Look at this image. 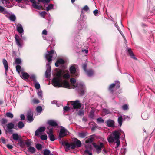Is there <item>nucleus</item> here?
<instances>
[{
  "mask_svg": "<svg viewBox=\"0 0 155 155\" xmlns=\"http://www.w3.org/2000/svg\"><path fill=\"white\" fill-rule=\"evenodd\" d=\"M56 57L57 54L54 50H52L49 51H47V53L45 56V58L48 61V62L46 64L47 69L45 74L46 78H48L51 76V68L50 64L51 63L52 58L55 59Z\"/></svg>",
  "mask_w": 155,
  "mask_h": 155,
  "instance_id": "f257e3e1",
  "label": "nucleus"
},
{
  "mask_svg": "<svg viewBox=\"0 0 155 155\" xmlns=\"http://www.w3.org/2000/svg\"><path fill=\"white\" fill-rule=\"evenodd\" d=\"M120 134L119 131L116 130L113 132L107 138L108 141L109 143L114 142L116 143V145L115 146L116 149L117 148L120 144Z\"/></svg>",
  "mask_w": 155,
  "mask_h": 155,
  "instance_id": "f03ea898",
  "label": "nucleus"
},
{
  "mask_svg": "<svg viewBox=\"0 0 155 155\" xmlns=\"http://www.w3.org/2000/svg\"><path fill=\"white\" fill-rule=\"evenodd\" d=\"M61 80V72L58 71L56 73L55 77L53 78L52 84L55 87H62V85L60 84Z\"/></svg>",
  "mask_w": 155,
  "mask_h": 155,
  "instance_id": "7ed1b4c3",
  "label": "nucleus"
},
{
  "mask_svg": "<svg viewBox=\"0 0 155 155\" xmlns=\"http://www.w3.org/2000/svg\"><path fill=\"white\" fill-rule=\"evenodd\" d=\"M76 87L80 89V94L81 96H83L85 94L86 90L85 86L83 82L78 83Z\"/></svg>",
  "mask_w": 155,
  "mask_h": 155,
  "instance_id": "20e7f679",
  "label": "nucleus"
},
{
  "mask_svg": "<svg viewBox=\"0 0 155 155\" xmlns=\"http://www.w3.org/2000/svg\"><path fill=\"white\" fill-rule=\"evenodd\" d=\"M61 127L58 137L59 140H61L62 138L67 135L69 133L68 131L64 127L61 126Z\"/></svg>",
  "mask_w": 155,
  "mask_h": 155,
  "instance_id": "39448f33",
  "label": "nucleus"
},
{
  "mask_svg": "<svg viewBox=\"0 0 155 155\" xmlns=\"http://www.w3.org/2000/svg\"><path fill=\"white\" fill-rule=\"evenodd\" d=\"M116 86V87L117 89L119 88L120 87V82L118 81H115L114 83L111 84L109 87V90L110 91V92L112 93L113 95L114 91L113 90L114 87Z\"/></svg>",
  "mask_w": 155,
  "mask_h": 155,
  "instance_id": "423d86ee",
  "label": "nucleus"
},
{
  "mask_svg": "<svg viewBox=\"0 0 155 155\" xmlns=\"http://www.w3.org/2000/svg\"><path fill=\"white\" fill-rule=\"evenodd\" d=\"M47 133L48 135V137L52 141H54L55 140L54 136L53 134V128L51 126H48L47 129Z\"/></svg>",
  "mask_w": 155,
  "mask_h": 155,
  "instance_id": "0eeeda50",
  "label": "nucleus"
},
{
  "mask_svg": "<svg viewBox=\"0 0 155 155\" xmlns=\"http://www.w3.org/2000/svg\"><path fill=\"white\" fill-rule=\"evenodd\" d=\"M70 103L74 109H79L81 107V104L79 100H77L75 101H71Z\"/></svg>",
  "mask_w": 155,
  "mask_h": 155,
  "instance_id": "6e6552de",
  "label": "nucleus"
},
{
  "mask_svg": "<svg viewBox=\"0 0 155 155\" xmlns=\"http://www.w3.org/2000/svg\"><path fill=\"white\" fill-rule=\"evenodd\" d=\"M92 145L96 149L97 153H99L101 151L102 148H104V144L102 142H100L99 145H97L95 143H93Z\"/></svg>",
  "mask_w": 155,
  "mask_h": 155,
  "instance_id": "1a4fd4ad",
  "label": "nucleus"
},
{
  "mask_svg": "<svg viewBox=\"0 0 155 155\" xmlns=\"http://www.w3.org/2000/svg\"><path fill=\"white\" fill-rule=\"evenodd\" d=\"M15 38L16 43L18 46L20 48H22L24 44L22 40H21L19 36L17 34L15 35Z\"/></svg>",
  "mask_w": 155,
  "mask_h": 155,
  "instance_id": "9d476101",
  "label": "nucleus"
},
{
  "mask_svg": "<svg viewBox=\"0 0 155 155\" xmlns=\"http://www.w3.org/2000/svg\"><path fill=\"white\" fill-rule=\"evenodd\" d=\"M33 113L31 109L29 110L27 113V118L29 122H31L34 120Z\"/></svg>",
  "mask_w": 155,
  "mask_h": 155,
  "instance_id": "9b49d317",
  "label": "nucleus"
},
{
  "mask_svg": "<svg viewBox=\"0 0 155 155\" xmlns=\"http://www.w3.org/2000/svg\"><path fill=\"white\" fill-rule=\"evenodd\" d=\"M14 128V124L12 123H9L8 124L6 129H5L6 132L12 133L13 132L12 129Z\"/></svg>",
  "mask_w": 155,
  "mask_h": 155,
  "instance_id": "f8f14e48",
  "label": "nucleus"
},
{
  "mask_svg": "<svg viewBox=\"0 0 155 155\" xmlns=\"http://www.w3.org/2000/svg\"><path fill=\"white\" fill-rule=\"evenodd\" d=\"M16 29L18 32L21 35L24 34L23 28L22 25L20 24L16 25Z\"/></svg>",
  "mask_w": 155,
  "mask_h": 155,
  "instance_id": "ddd939ff",
  "label": "nucleus"
},
{
  "mask_svg": "<svg viewBox=\"0 0 155 155\" xmlns=\"http://www.w3.org/2000/svg\"><path fill=\"white\" fill-rule=\"evenodd\" d=\"M48 124L49 125L48 126L55 127L58 126V123L56 121L54 120H49L48 121Z\"/></svg>",
  "mask_w": 155,
  "mask_h": 155,
  "instance_id": "4468645a",
  "label": "nucleus"
},
{
  "mask_svg": "<svg viewBox=\"0 0 155 155\" xmlns=\"http://www.w3.org/2000/svg\"><path fill=\"white\" fill-rule=\"evenodd\" d=\"M45 130V128L44 127H40L37 129L35 132V135L38 136L42 132H44Z\"/></svg>",
  "mask_w": 155,
  "mask_h": 155,
  "instance_id": "2eb2a0df",
  "label": "nucleus"
},
{
  "mask_svg": "<svg viewBox=\"0 0 155 155\" xmlns=\"http://www.w3.org/2000/svg\"><path fill=\"white\" fill-rule=\"evenodd\" d=\"M2 62L5 68V74L6 76H7L8 70V62L5 59H3Z\"/></svg>",
  "mask_w": 155,
  "mask_h": 155,
  "instance_id": "dca6fc26",
  "label": "nucleus"
},
{
  "mask_svg": "<svg viewBox=\"0 0 155 155\" xmlns=\"http://www.w3.org/2000/svg\"><path fill=\"white\" fill-rule=\"evenodd\" d=\"M126 51L128 53L129 55L132 58H133L135 60H137V58L135 57L134 55L130 48L127 47Z\"/></svg>",
  "mask_w": 155,
  "mask_h": 155,
  "instance_id": "f3484780",
  "label": "nucleus"
},
{
  "mask_svg": "<svg viewBox=\"0 0 155 155\" xmlns=\"http://www.w3.org/2000/svg\"><path fill=\"white\" fill-rule=\"evenodd\" d=\"M32 4V5L33 7L35 9L38 10H40L41 8V7L40 6L38 5L39 3H37L35 0H34L33 2H31Z\"/></svg>",
  "mask_w": 155,
  "mask_h": 155,
  "instance_id": "a211bd4d",
  "label": "nucleus"
},
{
  "mask_svg": "<svg viewBox=\"0 0 155 155\" xmlns=\"http://www.w3.org/2000/svg\"><path fill=\"white\" fill-rule=\"evenodd\" d=\"M106 124L108 127H113L114 126V121L111 119H108L106 121Z\"/></svg>",
  "mask_w": 155,
  "mask_h": 155,
  "instance_id": "6ab92c4d",
  "label": "nucleus"
},
{
  "mask_svg": "<svg viewBox=\"0 0 155 155\" xmlns=\"http://www.w3.org/2000/svg\"><path fill=\"white\" fill-rule=\"evenodd\" d=\"M62 144L64 146V147L66 151H68L71 147V144L68 142H62Z\"/></svg>",
  "mask_w": 155,
  "mask_h": 155,
  "instance_id": "aec40b11",
  "label": "nucleus"
},
{
  "mask_svg": "<svg viewBox=\"0 0 155 155\" xmlns=\"http://www.w3.org/2000/svg\"><path fill=\"white\" fill-rule=\"evenodd\" d=\"M64 63V60L62 59H60L57 60L55 63V65L57 67H58L59 65H62Z\"/></svg>",
  "mask_w": 155,
  "mask_h": 155,
  "instance_id": "412c9836",
  "label": "nucleus"
},
{
  "mask_svg": "<svg viewBox=\"0 0 155 155\" xmlns=\"http://www.w3.org/2000/svg\"><path fill=\"white\" fill-rule=\"evenodd\" d=\"M86 150L84 151V155H92V151L91 147L89 148H87V147Z\"/></svg>",
  "mask_w": 155,
  "mask_h": 155,
  "instance_id": "4be33fe9",
  "label": "nucleus"
},
{
  "mask_svg": "<svg viewBox=\"0 0 155 155\" xmlns=\"http://www.w3.org/2000/svg\"><path fill=\"white\" fill-rule=\"evenodd\" d=\"M21 77L24 79H27L29 77V75L25 72H23L21 74Z\"/></svg>",
  "mask_w": 155,
  "mask_h": 155,
  "instance_id": "5701e85b",
  "label": "nucleus"
},
{
  "mask_svg": "<svg viewBox=\"0 0 155 155\" xmlns=\"http://www.w3.org/2000/svg\"><path fill=\"white\" fill-rule=\"evenodd\" d=\"M0 12L4 14L6 16L9 14L8 12L5 10V8L1 6H0Z\"/></svg>",
  "mask_w": 155,
  "mask_h": 155,
  "instance_id": "b1692460",
  "label": "nucleus"
},
{
  "mask_svg": "<svg viewBox=\"0 0 155 155\" xmlns=\"http://www.w3.org/2000/svg\"><path fill=\"white\" fill-rule=\"evenodd\" d=\"M13 139L15 140H20V138L17 133H13L12 135Z\"/></svg>",
  "mask_w": 155,
  "mask_h": 155,
  "instance_id": "393cba45",
  "label": "nucleus"
},
{
  "mask_svg": "<svg viewBox=\"0 0 155 155\" xmlns=\"http://www.w3.org/2000/svg\"><path fill=\"white\" fill-rule=\"evenodd\" d=\"M70 73L73 74L75 73L76 70L75 67L73 66H71L69 69Z\"/></svg>",
  "mask_w": 155,
  "mask_h": 155,
  "instance_id": "a878e982",
  "label": "nucleus"
},
{
  "mask_svg": "<svg viewBox=\"0 0 155 155\" xmlns=\"http://www.w3.org/2000/svg\"><path fill=\"white\" fill-rule=\"evenodd\" d=\"M9 0H1L2 3L6 7L9 8L10 7V5H9V2L8 1Z\"/></svg>",
  "mask_w": 155,
  "mask_h": 155,
  "instance_id": "bb28decb",
  "label": "nucleus"
},
{
  "mask_svg": "<svg viewBox=\"0 0 155 155\" xmlns=\"http://www.w3.org/2000/svg\"><path fill=\"white\" fill-rule=\"evenodd\" d=\"M88 75L89 77H91L94 74V72L92 70H87L86 71H85Z\"/></svg>",
  "mask_w": 155,
  "mask_h": 155,
  "instance_id": "cd10ccee",
  "label": "nucleus"
},
{
  "mask_svg": "<svg viewBox=\"0 0 155 155\" xmlns=\"http://www.w3.org/2000/svg\"><path fill=\"white\" fill-rule=\"evenodd\" d=\"M37 94L38 98L41 99H43V94L42 91L41 90H38L37 91Z\"/></svg>",
  "mask_w": 155,
  "mask_h": 155,
  "instance_id": "c85d7f7f",
  "label": "nucleus"
},
{
  "mask_svg": "<svg viewBox=\"0 0 155 155\" xmlns=\"http://www.w3.org/2000/svg\"><path fill=\"white\" fill-rule=\"evenodd\" d=\"M74 141L76 143L77 146L79 147L81 146V143L79 140L76 138H75L74 139Z\"/></svg>",
  "mask_w": 155,
  "mask_h": 155,
  "instance_id": "c756f323",
  "label": "nucleus"
},
{
  "mask_svg": "<svg viewBox=\"0 0 155 155\" xmlns=\"http://www.w3.org/2000/svg\"><path fill=\"white\" fill-rule=\"evenodd\" d=\"M94 110H92L90 113L89 117L91 119H93L94 118Z\"/></svg>",
  "mask_w": 155,
  "mask_h": 155,
  "instance_id": "7c9ffc66",
  "label": "nucleus"
},
{
  "mask_svg": "<svg viewBox=\"0 0 155 155\" xmlns=\"http://www.w3.org/2000/svg\"><path fill=\"white\" fill-rule=\"evenodd\" d=\"M9 19L12 21H14L16 18L14 14H12L9 17Z\"/></svg>",
  "mask_w": 155,
  "mask_h": 155,
  "instance_id": "2f4dec72",
  "label": "nucleus"
},
{
  "mask_svg": "<svg viewBox=\"0 0 155 155\" xmlns=\"http://www.w3.org/2000/svg\"><path fill=\"white\" fill-rule=\"evenodd\" d=\"M28 151L31 153H33L35 152V148L32 147H30L28 148Z\"/></svg>",
  "mask_w": 155,
  "mask_h": 155,
  "instance_id": "473e14b6",
  "label": "nucleus"
},
{
  "mask_svg": "<svg viewBox=\"0 0 155 155\" xmlns=\"http://www.w3.org/2000/svg\"><path fill=\"white\" fill-rule=\"evenodd\" d=\"M63 87L66 88H69L70 86L69 83L66 81H64L63 82Z\"/></svg>",
  "mask_w": 155,
  "mask_h": 155,
  "instance_id": "72a5a7b5",
  "label": "nucleus"
},
{
  "mask_svg": "<svg viewBox=\"0 0 155 155\" xmlns=\"http://www.w3.org/2000/svg\"><path fill=\"white\" fill-rule=\"evenodd\" d=\"M34 86L35 88L38 90L39 89L40 87V85L39 82L36 81L34 82Z\"/></svg>",
  "mask_w": 155,
  "mask_h": 155,
  "instance_id": "f704fd0d",
  "label": "nucleus"
},
{
  "mask_svg": "<svg viewBox=\"0 0 155 155\" xmlns=\"http://www.w3.org/2000/svg\"><path fill=\"white\" fill-rule=\"evenodd\" d=\"M94 140V139L92 137H91L86 140V143H91L93 142Z\"/></svg>",
  "mask_w": 155,
  "mask_h": 155,
  "instance_id": "c9c22d12",
  "label": "nucleus"
},
{
  "mask_svg": "<svg viewBox=\"0 0 155 155\" xmlns=\"http://www.w3.org/2000/svg\"><path fill=\"white\" fill-rule=\"evenodd\" d=\"M15 62L16 64L17 65L21 64V60L20 58H16L15 60Z\"/></svg>",
  "mask_w": 155,
  "mask_h": 155,
  "instance_id": "e433bc0d",
  "label": "nucleus"
},
{
  "mask_svg": "<svg viewBox=\"0 0 155 155\" xmlns=\"http://www.w3.org/2000/svg\"><path fill=\"white\" fill-rule=\"evenodd\" d=\"M54 5L53 4H50L48 5V6L47 7L46 10L48 11L50 10L53 9Z\"/></svg>",
  "mask_w": 155,
  "mask_h": 155,
  "instance_id": "4c0bfd02",
  "label": "nucleus"
},
{
  "mask_svg": "<svg viewBox=\"0 0 155 155\" xmlns=\"http://www.w3.org/2000/svg\"><path fill=\"white\" fill-rule=\"evenodd\" d=\"M18 127L20 129H22L24 126V124L22 121H20L18 124Z\"/></svg>",
  "mask_w": 155,
  "mask_h": 155,
  "instance_id": "58836bf2",
  "label": "nucleus"
},
{
  "mask_svg": "<svg viewBox=\"0 0 155 155\" xmlns=\"http://www.w3.org/2000/svg\"><path fill=\"white\" fill-rule=\"evenodd\" d=\"M141 117L143 119L146 120L148 118V115L146 113H143L141 115Z\"/></svg>",
  "mask_w": 155,
  "mask_h": 155,
  "instance_id": "ea45409f",
  "label": "nucleus"
},
{
  "mask_svg": "<svg viewBox=\"0 0 155 155\" xmlns=\"http://www.w3.org/2000/svg\"><path fill=\"white\" fill-rule=\"evenodd\" d=\"M89 8L88 7L87 5H85L84 6L82 9V10L81 12V15L83 14V10H84L85 11H87L89 10Z\"/></svg>",
  "mask_w": 155,
  "mask_h": 155,
  "instance_id": "a19ab883",
  "label": "nucleus"
},
{
  "mask_svg": "<svg viewBox=\"0 0 155 155\" xmlns=\"http://www.w3.org/2000/svg\"><path fill=\"white\" fill-rule=\"evenodd\" d=\"M118 121L120 126V127L122 125V116H120L118 117Z\"/></svg>",
  "mask_w": 155,
  "mask_h": 155,
  "instance_id": "79ce46f5",
  "label": "nucleus"
},
{
  "mask_svg": "<svg viewBox=\"0 0 155 155\" xmlns=\"http://www.w3.org/2000/svg\"><path fill=\"white\" fill-rule=\"evenodd\" d=\"M42 110V107L41 106H39L36 107V111L38 113H41Z\"/></svg>",
  "mask_w": 155,
  "mask_h": 155,
  "instance_id": "37998d69",
  "label": "nucleus"
},
{
  "mask_svg": "<svg viewBox=\"0 0 155 155\" xmlns=\"http://www.w3.org/2000/svg\"><path fill=\"white\" fill-rule=\"evenodd\" d=\"M50 151L47 149H45L44 150V155H49L50 154Z\"/></svg>",
  "mask_w": 155,
  "mask_h": 155,
  "instance_id": "c03bdc74",
  "label": "nucleus"
},
{
  "mask_svg": "<svg viewBox=\"0 0 155 155\" xmlns=\"http://www.w3.org/2000/svg\"><path fill=\"white\" fill-rule=\"evenodd\" d=\"M29 77L30 79H32V80L33 82H35L37 81L36 77L35 75L32 74Z\"/></svg>",
  "mask_w": 155,
  "mask_h": 155,
  "instance_id": "a18cd8bd",
  "label": "nucleus"
},
{
  "mask_svg": "<svg viewBox=\"0 0 155 155\" xmlns=\"http://www.w3.org/2000/svg\"><path fill=\"white\" fill-rule=\"evenodd\" d=\"M36 147L38 150H40L42 148V145L39 143H37L36 145Z\"/></svg>",
  "mask_w": 155,
  "mask_h": 155,
  "instance_id": "49530a36",
  "label": "nucleus"
},
{
  "mask_svg": "<svg viewBox=\"0 0 155 155\" xmlns=\"http://www.w3.org/2000/svg\"><path fill=\"white\" fill-rule=\"evenodd\" d=\"M79 136L82 138L84 137L86 135V134L84 132L80 133H79Z\"/></svg>",
  "mask_w": 155,
  "mask_h": 155,
  "instance_id": "de8ad7c7",
  "label": "nucleus"
},
{
  "mask_svg": "<svg viewBox=\"0 0 155 155\" xmlns=\"http://www.w3.org/2000/svg\"><path fill=\"white\" fill-rule=\"evenodd\" d=\"M6 115L7 117L10 118H12L13 117L12 114L10 112L6 113Z\"/></svg>",
  "mask_w": 155,
  "mask_h": 155,
  "instance_id": "09e8293b",
  "label": "nucleus"
},
{
  "mask_svg": "<svg viewBox=\"0 0 155 155\" xmlns=\"http://www.w3.org/2000/svg\"><path fill=\"white\" fill-rule=\"evenodd\" d=\"M97 121L98 123H104V121L101 117H99L97 119Z\"/></svg>",
  "mask_w": 155,
  "mask_h": 155,
  "instance_id": "8fccbe9b",
  "label": "nucleus"
},
{
  "mask_svg": "<svg viewBox=\"0 0 155 155\" xmlns=\"http://www.w3.org/2000/svg\"><path fill=\"white\" fill-rule=\"evenodd\" d=\"M7 122V119L5 118H3L1 120V123L3 126V125L6 123Z\"/></svg>",
  "mask_w": 155,
  "mask_h": 155,
  "instance_id": "3c124183",
  "label": "nucleus"
},
{
  "mask_svg": "<svg viewBox=\"0 0 155 155\" xmlns=\"http://www.w3.org/2000/svg\"><path fill=\"white\" fill-rule=\"evenodd\" d=\"M40 138L43 140H45L47 139V136L46 135H42L40 137Z\"/></svg>",
  "mask_w": 155,
  "mask_h": 155,
  "instance_id": "603ef678",
  "label": "nucleus"
},
{
  "mask_svg": "<svg viewBox=\"0 0 155 155\" xmlns=\"http://www.w3.org/2000/svg\"><path fill=\"white\" fill-rule=\"evenodd\" d=\"M38 2H43L44 4L45 3H48L50 2V0H38Z\"/></svg>",
  "mask_w": 155,
  "mask_h": 155,
  "instance_id": "864d4df0",
  "label": "nucleus"
},
{
  "mask_svg": "<svg viewBox=\"0 0 155 155\" xmlns=\"http://www.w3.org/2000/svg\"><path fill=\"white\" fill-rule=\"evenodd\" d=\"M122 108L124 110H126L128 109V106L127 104H124L122 106Z\"/></svg>",
  "mask_w": 155,
  "mask_h": 155,
  "instance_id": "5fc2aeb1",
  "label": "nucleus"
},
{
  "mask_svg": "<svg viewBox=\"0 0 155 155\" xmlns=\"http://www.w3.org/2000/svg\"><path fill=\"white\" fill-rule=\"evenodd\" d=\"M25 144L27 146V147H31V142L30 141H28L25 142Z\"/></svg>",
  "mask_w": 155,
  "mask_h": 155,
  "instance_id": "6e6d98bb",
  "label": "nucleus"
},
{
  "mask_svg": "<svg viewBox=\"0 0 155 155\" xmlns=\"http://www.w3.org/2000/svg\"><path fill=\"white\" fill-rule=\"evenodd\" d=\"M87 67V64L86 63H85L82 65V68L85 71H86L87 70L86 69Z\"/></svg>",
  "mask_w": 155,
  "mask_h": 155,
  "instance_id": "4d7b16f0",
  "label": "nucleus"
},
{
  "mask_svg": "<svg viewBox=\"0 0 155 155\" xmlns=\"http://www.w3.org/2000/svg\"><path fill=\"white\" fill-rule=\"evenodd\" d=\"M16 70L17 71L19 72L21 71V67L19 65H17L16 66Z\"/></svg>",
  "mask_w": 155,
  "mask_h": 155,
  "instance_id": "13d9d810",
  "label": "nucleus"
},
{
  "mask_svg": "<svg viewBox=\"0 0 155 155\" xmlns=\"http://www.w3.org/2000/svg\"><path fill=\"white\" fill-rule=\"evenodd\" d=\"M47 14V12L45 11H42L40 13L41 16L44 18H45V15Z\"/></svg>",
  "mask_w": 155,
  "mask_h": 155,
  "instance_id": "bf43d9fd",
  "label": "nucleus"
},
{
  "mask_svg": "<svg viewBox=\"0 0 155 155\" xmlns=\"http://www.w3.org/2000/svg\"><path fill=\"white\" fill-rule=\"evenodd\" d=\"M70 110V107L68 106H65L63 108V110L65 111H68Z\"/></svg>",
  "mask_w": 155,
  "mask_h": 155,
  "instance_id": "052dcab7",
  "label": "nucleus"
},
{
  "mask_svg": "<svg viewBox=\"0 0 155 155\" xmlns=\"http://www.w3.org/2000/svg\"><path fill=\"white\" fill-rule=\"evenodd\" d=\"M70 75L68 73H66L64 75V78H70Z\"/></svg>",
  "mask_w": 155,
  "mask_h": 155,
  "instance_id": "680f3d73",
  "label": "nucleus"
},
{
  "mask_svg": "<svg viewBox=\"0 0 155 155\" xmlns=\"http://www.w3.org/2000/svg\"><path fill=\"white\" fill-rule=\"evenodd\" d=\"M98 10L96 9L93 11V13L94 15L96 16H98Z\"/></svg>",
  "mask_w": 155,
  "mask_h": 155,
  "instance_id": "e2e57ef3",
  "label": "nucleus"
},
{
  "mask_svg": "<svg viewBox=\"0 0 155 155\" xmlns=\"http://www.w3.org/2000/svg\"><path fill=\"white\" fill-rule=\"evenodd\" d=\"M70 82L72 84H74L76 82V80L74 78H71L70 80Z\"/></svg>",
  "mask_w": 155,
  "mask_h": 155,
  "instance_id": "0e129e2a",
  "label": "nucleus"
},
{
  "mask_svg": "<svg viewBox=\"0 0 155 155\" xmlns=\"http://www.w3.org/2000/svg\"><path fill=\"white\" fill-rule=\"evenodd\" d=\"M33 101L34 103L36 104H38L40 102L38 100L36 99H34L33 100Z\"/></svg>",
  "mask_w": 155,
  "mask_h": 155,
  "instance_id": "69168bd1",
  "label": "nucleus"
},
{
  "mask_svg": "<svg viewBox=\"0 0 155 155\" xmlns=\"http://www.w3.org/2000/svg\"><path fill=\"white\" fill-rule=\"evenodd\" d=\"M76 146L75 144L74 143H72L71 144V149H74L76 147Z\"/></svg>",
  "mask_w": 155,
  "mask_h": 155,
  "instance_id": "338daca9",
  "label": "nucleus"
},
{
  "mask_svg": "<svg viewBox=\"0 0 155 155\" xmlns=\"http://www.w3.org/2000/svg\"><path fill=\"white\" fill-rule=\"evenodd\" d=\"M6 147L10 149H12L13 147V146L12 145L8 144L6 145Z\"/></svg>",
  "mask_w": 155,
  "mask_h": 155,
  "instance_id": "774afa93",
  "label": "nucleus"
}]
</instances>
